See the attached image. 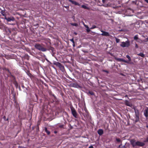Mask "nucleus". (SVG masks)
Here are the masks:
<instances>
[{
  "mask_svg": "<svg viewBox=\"0 0 148 148\" xmlns=\"http://www.w3.org/2000/svg\"><path fill=\"white\" fill-rule=\"evenodd\" d=\"M35 47L39 50L41 51H46L45 48L42 47L39 44H37L35 45Z\"/></svg>",
  "mask_w": 148,
  "mask_h": 148,
  "instance_id": "obj_1",
  "label": "nucleus"
},
{
  "mask_svg": "<svg viewBox=\"0 0 148 148\" xmlns=\"http://www.w3.org/2000/svg\"><path fill=\"white\" fill-rule=\"evenodd\" d=\"M130 45V42L128 40L126 41L125 42H122L120 45V46L123 47H128Z\"/></svg>",
  "mask_w": 148,
  "mask_h": 148,
  "instance_id": "obj_2",
  "label": "nucleus"
},
{
  "mask_svg": "<svg viewBox=\"0 0 148 148\" xmlns=\"http://www.w3.org/2000/svg\"><path fill=\"white\" fill-rule=\"evenodd\" d=\"M71 111L72 114L73 116L75 118H77V113L75 110V109L73 108H71Z\"/></svg>",
  "mask_w": 148,
  "mask_h": 148,
  "instance_id": "obj_3",
  "label": "nucleus"
},
{
  "mask_svg": "<svg viewBox=\"0 0 148 148\" xmlns=\"http://www.w3.org/2000/svg\"><path fill=\"white\" fill-rule=\"evenodd\" d=\"M135 112L136 113V120L135 121L136 122L138 121L139 120V112L138 111H135Z\"/></svg>",
  "mask_w": 148,
  "mask_h": 148,
  "instance_id": "obj_4",
  "label": "nucleus"
},
{
  "mask_svg": "<svg viewBox=\"0 0 148 148\" xmlns=\"http://www.w3.org/2000/svg\"><path fill=\"white\" fill-rule=\"evenodd\" d=\"M131 144L132 145L133 147H134L136 146V142L134 139H132L130 140Z\"/></svg>",
  "mask_w": 148,
  "mask_h": 148,
  "instance_id": "obj_5",
  "label": "nucleus"
},
{
  "mask_svg": "<svg viewBox=\"0 0 148 148\" xmlns=\"http://www.w3.org/2000/svg\"><path fill=\"white\" fill-rule=\"evenodd\" d=\"M102 33L101 34V35L103 36H109L110 35L109 33L107 32L103 31V30L101 31Z\"/></svg>",
  "mask_w": 148,
  "mask_h": 148,
  "instance_id": "obj_6",
  "label": "nucleus"
},
{
  "mask_svg": "<svg viewBox=\"0 0 148 148\" xmlns=\"http://www.w3.org/2000/svg\"><path fill=\"white\" fill-rule=\"evenodd\" d=\"M69 1L71 2L72 4H74L75 5L80 6V4L75 1L72 0H69Z\"/></svg>",
  "mask_w": 148,
  "mask_h": 148,
  "instance_id": "obj_7",
  "label": "nucleus"
},
{
  "mask_svg": "<svg viewBox=\"0 0 148 148\" xmlns=\"http://www.w3.org/2000/svg\"><path fill=\"white\" fill-rule=\"evenodd\" d=\"M136 146H143L145 145V144L143 143L140 142L138 141L136 142Z\"/></svg>",
  "mask_w": 148,
  "mask_h": 148,
  "instance_id": "obj_8",
  "label": "nucleus"
},
{
  "mask_svg": "<svg viewBox=\"0 0 148 148\" xmlns=\"http://www.w3.org/2000/svg\"><path fill=\"white\" fill-rule=\"evenodd\" d=\"M5 19L8 21H14V18L12 17L8 18L5 17Z\"/></svg>",
  "mask_w": 148,
  "mask_h": 148,
  "instance_id": "obj_9",
  "label": "nucleus"
},
{
  "mask_svg": "<svg viewBox=\"0 0 148 148\" xmlns=\"http://www.w3.org/2000/svg\"><path fill=\"white\" fill-rule=\"evenodd\" d=\"M145 116L147 118L148 116V111L147 110H145L144 112Z\"/></svg>",
  "mask_w": 148,
  "mask_h": 148,
  "instance_id": "obj_10",
  "label": "nucleus"
},
{
  "mask_svg": "<svg viewBox=\"0 0 148 148\" xmlns=\"http://www.w3.org/2000/svg\"><path fill=\"white\" fill-rule=\"evenodd\" d=\"M103 133V131L102 129H99L98 131V133L99 135H101Z\"/></svg>",
  "mask_w": 148,
  "mask_h": 148,
  "instance_id": "obj_11",
  "label": "nucleus"
},
{
  "mask_svg": "<svg viewBox=\"0 0 148 148\" xmlns=\"http://www.w3.org/2000/svg\"><path fill=\"white\" fill-rule=\"evenodd\" d=\"M58 67L60 69V70L62 71L64 69V67L60 63L58 66Z\"/></svg>",
  "mask_w": 148,
  "mask_h": 148,
  "instance_id": "obj_12",
  "label": "nucleus"
},
{
  "mask_svg": "<svg viewBox=\"0 0 148 148\" xmlns=\"http://www.w3.org/2000/svg\"><path fill=\"white\" fill-rule=\"evenodd\" d=\"M45 132L47 133L48 135H49L50 134V132H49L47 129L46 127H45Z\"/></svg>",
  "mask_w": 148,
  "mask_h": 148,
  "instance_id": "obj_13",
  "label": "nucleus"
},
{
  "mask_svg": "<svg viewBox=\"0 0 148 148\" xmlns=\"http://www.w3.org/2000/svg\"><path fill=\"white\" fill-rule=\"evenodd\" d=\"M138 55L142 57H144L145 56V55L142 53H139L138 54Z\"/></svg>",
  "mask_w": 148,
  "mask_h": 148,
  "instance_id": "obj_14",
  "label": "nucleus"
},
{
  "mask_svg": "<svg viewBox=\"0 0 148 148\" xmlns=\"http://www.w3.org/2000/svg\"><path fill=\"white\" fill-rule=\"evenodd\" d=\"M134 39L135 40H136L139 39V38L138 37V35H135L134 37Z\"/></svg>",
  "mask_w": 148,
  "mask_h": 148,
  "instance_id": "obj_15",
  "label": "nucleus"
},
{
  "mask_svg": "<svg viewBox=\"0 0 148 148\" xmlns=\"http://www.w3.org/2000/svg\"><path fill=\"white\" fill-rule=\"evenodd\" d=\"M119 147L120 148H127L125 145L122 146L121 144L119 146Z\"/></svg>",
  "mask_w": 148,
  "mask_h": 148,
  "instance_id": "obj_16",
  "label": "nucleus"
},
{
  "mask_svg": "<svg viewBox=\"0 0 148 148\" xmlns=\"http://www.w3.org/2000/svg\"><path fill=\"white\" fill-rule=\"evenodd\" d=\"M120 60L121 61H122L123 62H125L126 63H128V62L127 61L125 60H124L122 59H120Z\"/></svg>",
  "mask_w": 148,
  "mask_h": 148,
  "instance_id": "obj_17",
  "label": "nucleus"
},
{
  "mask_svg": "<svg viewBox=\"0 0 148 148\" xmlns=\"http://www.w3.org/2000/svg\"><path fill=\"white\" fill-rule=\"evenodd\" d=\"M126 56L127 58V59H128L129 61H131V58L130 57L129 55H126Z\"/></svg>",
  "mask_w": 148,
  "mask_h": 148,
  "instance_id": "obj_18",
  "label": "nucleus"
},
{
  "mask_svg": "<svg viewBox=\"0 0 148 148\" xmlns=\"http://www.w3.org/2000/svg\"><path fill=\"white\" fill-rule=\"evenodd\" d=\"M71 25L72 26H75L76 27H77L78 26V24L76 23H71Z\"/></svg>",
  "mask_w": 148,
  "mask_h": 148,
  "instance_id": "obj_19",
  "label": "nucleus"
},
{
  "mask_svg": "<svg viewBox=\"0 0 148 148\" xmlns=\"http://www.w3.org/2000/svg\"><path fill=\"white\" fill-rule=\"evenodd\" d=\"M116 140L118 142H119V143H120V142L121 143V142H122V141L119 138H116Z\"/></svg>",
  "mask_w": 148,
  "mask_h": 148,
  "instance_id": "obj_20",
  "label": "nucleus"
},
{
  "mask_svg": "<svg viewBox=\"0 0 148 148\" xmlns=\"http://www.w3.org/2000/svg\"><path fill=\"white\" fill-rule=\"evenodd\" d=\"M1 13L3 16H5V12L3 11H1Z\"/></svg>",
  "mask_w": 148,
  "mask_h": 148,
  "instance_id": "obj_21",
  "label": "nucleus"
},
{
  "mask_svg": "<svg viewBox=\"0 0 148 148\" xmlns=\"http://www.w3.org/2000/svg\"><path fill=\"white\" fill-rule=\"evenodd\" d=\"M115 39L117 43H119L120 41V40L119 38H115Z\"/></svg>",
  "mask_w": 148,
  "mask_h": 148,
  "instance_id": "obj_22",
  "label": "nucleus"
},
{
  "mask_svg": "<svg viewBox=\"0 0 148 148\" xmlns=\"http://www.w3.org/2000/svg\"><path fill=\"white\" fill-rule=\"evenodd\" d=\"M60 64V63L58 62H56V63H54V64H55V65H56V66H58Z\"/></svg>",
  "mask_w": 148,
  "mask_h": 148,
  "instance_id": "obj_23",
  "label": "nucleus"
},
{
  "mask_svg": "<svg viewBox=\"0 0 148 148\" xmlns=\"http://www.w3.org/2000/svg\"><path fill=\"white\" fill-rule=\"evenodd\" d=\"M82 7L85 9H86L87 8V7L86 5H82Z\"/></svg>",
  "mask_w": 148,
  "mask_h": 148,
  "instance_id": "obj_24",
  "label": "nucleus"
},
{
  "mask_svg": "<svg viewBox=\"0 0 148 148\" xmlns=\"http://www.w3.org/2000/svg\"><path fill=\"white\" fill-rule=\"evenodd\" d=\"M96 27V26L95 25H93L90 28V29H93L95 28Z\"/></svg>",
  "mask_w": 148,
  "mask_h": 148,
  "instance_id": "obj_25",
  "label": "nucleus"
},
{
  "mask_svg": "<svg viewBox=\"0 0 148 148\" xmlns=\"http://www.w3.org/2000/svg\"><path fill=\"white\" fill-rule=\"evenodd\" d=\"M87 29H86V30H87V31L88 32H90V29H89V28L88 27L87 28H86Z\"/></svg>",
  "mask_w": 148,
  "mask_h": 148,
  "instance_id": "obj_26",
  "label": "nucleus"
},
{
  "mask_svg": "<svg viewBox=\"0 0 148 148\" xmlns=\"http://www.w3.org/2000/svg\"><path fill=\"white\" fill-rule=\"evenodd\" d=\"M70 41H71V42H72V43L74 44V41L73 40V38H72V39H70L69 40Z\"/></svg>",
  "mask_w": 148,
  "mask_h": 148,
  "instance_id": "obj_27",
  "label": "nucleus"
},
{
  "mask_svg": "<svg viewBox=\"0 0 148 148\" xmlns=\"http://www.w3.org/2000/svg\"><path fill=\"white\" fill-rule=\"evenodd\" d=\"M135 47L136 48H138V45L136 43L135 44Z\"/></svg>",
  "mask_w": 148,
  "mask_h": 148,
  "instance_id": "obj_28",
  "label": "nucleus"
},
{
  "mask_svg": "<svg viewBox=\"0 0 148 148\" xmlns=\"http://www.w3.org/2000/svg\"><path fill=\"white\" fill-rule=\"evenodd\" d=\"M89 93H90L91 95H93V93L92 92L89 91Z\"/></svg>",
  "mask_w": 148,
  "mask_h": 148,
  "instance_id": "obj_29",
  "label": "nucleus"
},
{
  "mask_svg": "<svg viewBox=\"0 0 148 148\" xmlns=\"http://www.w3.org/2000/svg\"><path fill=\"white\" fill-rule=\"evenodd\" d=\"M107 0H102V2L103 3H105L106 2V1Z\"/></svg>",
  "mask_w": 148,
  "mask_h": 148,
  "instance_id": "obj_30",
  "label": "nucleus"
},
{
  "mask_svg": "<svg viewBox=\"0 0 148 148\" xmlns=\"http://www.w3.org/2000/svg\"><path fill=\"white\" fill-rule=\"evenodd\" d=\"M145 142H148V137H147L146 139V140H145Z\"/></svg>",
  "mask_w": 148,
  "mask_h": 148,
  "instance_id": "obj_31",
  "label": "nucleus"
},
{
  "mask_svg": "<svg viewBox=\"0 0 148 148\" xmlns=\"http://www.w3.org/2000/svg\"><path fill=\"white\" fill-rule=\"evenodd\" d=\"M84 26H85V27H86V28L88 27V26L87 25H86L84 24Z\"/></svg>",
  "mask_w": 148,
  "mask_h": 148,
  "instance_id": "obj_32",
  "label": "nucleus"
},
{
  "mask_svg": "<svg viewBox=\"0 0 148 148\" xmlns=\"http://www.w3.org/2000/svg\"><path fill=\"white\" fill-rule=\"evenodd\" d=\"M89 148H93V147L91 145L89 147Z\"/></svg>",
  "mask_w": 148,
  "mask_h": 148,
  "instance_id": "obj_33",
  "label": "nucleus"
},
{
  "mask_svg": "<svg viewBox=\"0 0 148 148\" xmlns=\"http://www.w3.org/2000/svg\"><path fill=\"white\" fill-rule=\"evenodd\" d=\"M145 1L147 3H148V0H145Z\"/></svg>",
  "mask_w": 148,
  "mask_h": 148,
  "instance_id": "obj_34",
  "label": "nucleus"
},
{
  "mask_svg": "<svg viewBox=\"0 0 148 148\" xmlns=\"http://www.w3.org/2000/svg\"><path fill=\"white\" fill-rule=\"evenodd\" d=\"M64 7L66 8H69V7L68 6H64Z\"/></svg>",
  "mask_w": 148,
  "mask_h": 148,
  "instance_id": "obj_35",
  "label": "nucleus"
},
{
  "mask_svg": "<svg viewBox=\"0 0 148 148\" xmlns=\"http://www.w3.org/2000/svg\"><path fill=\"white\" fill-rule=\"evenodd\" d=\"M84 110H85V111L86 112V111H87V110H86V108L84 109Z\"/></svg>",
  "mask_w": 148,
  "mask_h": 148,
  "instance_id": "obj_36",
  "label": "nucleus"
},
{
  "mask_svg": "<svg viewBox=\"0 0 148 148\" xmlns=\"http://www.w3.org/2000/svg\"><path fill=\"white\" fill-rule=\"evenodd\" d=\"M74 34L75 35H76L77 34V33H76V32H74Z\"/></svg>",
  "mask_w": 148,
  "mask_h": 148,
  "instance_id": "obj_37",
  "label": "nucleus"
},
{
  "mask_svg": "<svg viewBox=\"0 0 148 148\" xmlns=\"http://www.w3.org/2000/svg\"><path fill=\"white\" fill-rule=\"evenodd\" d=\"M107 5H104V6L105 7H107Z\"/></svg>",
  "mask_w": 148,
  "mask_h": 148,
  "instance_id": "obj_38",
  "label": "nucleus"
},
{
  "mask_svg": "<svg viewBox=\"0 0 148 148\" xmlns=\"http://www.w3.org/2000/svg\"><path fill=\"white\" fill-rule=\"evenodd\" d=\"M73 47H75V45L74 44H73Z\"/></svg>",
  "mask_w": 148,
  "mask_h": 148,
  "instance_id": "obj_39",
  "label": "nucleus"
},
{
  "mask_svg": "<svg viewBox=\"0 0 148 148\" xmlns=\"http://www.w3.org/2000/svg\"><path fill=\"white\" fill-rule=\"evenodd\" d=\"M3 118L4 119H5V116H4L3 117Z\"/></svg>",
  "mask_w": 148,
  "mask_h": 148,
  "instance_id": "obj_40",
  "label": "nucleus"
},
{
  "mask_svg": "<svg viewBox=\"0 0 148 148\" xmlns=\"http://www.w3.org/2000/svg\"><path fill=\"white\" fill-rule=\"evenodd\" d=\"M146 127H147V128H148V126L147 125L146 126Z\"/></svg>",
  "mask_w": 148,
  "mask_h": 148,
  "instance_id": "obj_41",
  "label": "nucleus"
},
{
  "mask_svg": "<svg viewBox=\"0 0 148 148\" xmlns=\"http://www.w3.org/2000/svg\"><path fill=\"white\" fill-rule=\"evenodd\" d=\"M137 42H139V41H138V40H137Z\"/></svg>",
  "mask_w": 148,
  "mask_h": 148,
  "instance_id": "obj_42",
  "label": "nucleus"
},
{
  "mask_svg": "<svg viewBox=\"0 0 148 148\" xmlns=\"http://www.w3.org/2000/svg\"><path fill=\"white\" fill-rule=\"evenodd\" d=\"M55 133H56V132H55Z\"/></svg>",
  "mask_w": 148,
  "mask_h": 148,
  "instance_id": "obj_43",
  "label": "nucleus"
}]
</instances>
